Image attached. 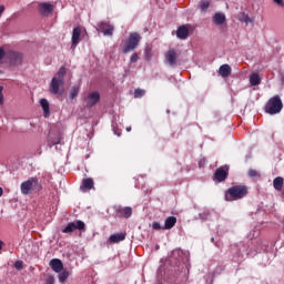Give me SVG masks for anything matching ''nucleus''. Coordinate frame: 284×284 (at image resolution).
<instances>
[{
  "instance_id": "obj_17",
  "label": "nucleus",
  "mask_w": 284,
  "mask_h": 284,
  "mask_svg": "<svg viewBox=\"0 0 284 284\" xmlns=\"http://www.w3.org/2000/svg\"><path fill=\"white\" fill-rule=\"evenodd\" d=\"M176 37L178 39L185 40L187 37H190V29H187L185 26H181L176 30Z\"/></svg>"
},
{
  "instance_id": "obj_9",
  "label": "nucleus",
  "mask_w": 284,
  "mask_h": 284,
  "mask_svg": "<svg viewBox=\"0 0 284 284\" xmlns=\"http://www.w3.org/2000/svg\"><path fill=\"white\" fill-rule=\"evenodd\" d=\"M84 101L87 108H94V105L99 103V101H101V93H99L98 91L91 92L88 94Z\"/></svg>"
},
{
  "instance_id": "obj_6",
  "label": "nucleus",
  "mask_w": 284,
  "mask_h": 284,
  "mask_svg": "<svg viewBox=\"0 0 284 284\" xmlns=\"http://www.w3.org/2000/svg\"><path fill=\"white\" fill-rule=\"evenodd\" d=\"M77 230H85V222L81 220L69 222L67 226L62 230V234H72V232Z\"/></svg>"
},
{
  "instance_id": "obj_16",
  "label": "nucleus",
  "mask_w": 284,
  "mask_h": 284,
  "mask_svg": "<svg viewBox=\"0 0 284 284\" xmlns=\"http://www.w3.org/2000/svg\"><path fill=\"white\" fill-rule=\"evenodd\" d=\"M94 187V181L92 179H84L80 185L81 192H90Z\"/></svg>"
},
{
  "instance_id": "obj_24",
  "label": "nucleus",
  "mask_w": 284,
  "mask_h": 284,
  "mask_svg": "<svg viewBox=\"0 0 284 284\" xmlns=\"http://www.w3.org/2000/svg\"><path fill=\"white\" fill-rule=\"evenodd\" d=\"M65 72H67V69L65 67H61L57 73V77H54L53 79H59L60 81H64L65 79Z\"/></svg>"
},
{
  "instance_id": "obj_47",
  "label": "nucleus",
  "mask_w": 284,
  "mask_h": 284,
  "mask_svg": "<svg viewBox=\"0 0 284 284\" xmlns=\"http://www.w3.org/2000/svg\"><path fill=\"white\" fill-rule=\"evenodd\" d=\"M282 83H284V73L282 74Z\"/></svg>"
},
{
  "instance_id": "obj_29",
  "label": "nucleus",
  "mask_w": 284,
  "mask_h": 284,
  "mask_svg": "<svg viewBox=\"0 0 284 284\" xmlns=\"http://www.w3.org/2000/svg\"><path fill=\"white\" fill-rule=\"evenodd\" d=\"M141 97H145V90H143V89H135L134 98L135 99H141Z\"/></svg>"
},
{
  "instance_id": "obj_13",
  "label": "nucleus",
  "mask_w": 284,
  "mask_h": 284,
  "mask_svg": "<svg viewBox=\"0 0 284 284\" xmlns=\"http://www.w3.org/2000/svg\"><path fill=\"white\" fill-rule=\"evenodd\" d=\"M229 175H230V166L222 165L219 169H216L214 173V179H227Z\"/></svg>"
},
{
  "instance_id": "obj_48",
  "label": "nucleus",
  "mask_w": 284,
  "mask_h": 284,
  "mask_svg": "<svg viewBox=\"0 0 284 284\" xmlns=\"http://www.w3.org/2000/svg\"><path fill=\"white\" fill-rule=\"evenodd\" d=\"M128 130V132H130V130H132L131 128H129V129H126Z\"/></svg>"
},
{
  "instance_id": "obj_39",
  "label": "nucleus",
  "mask_w": 284,
  "mask_h": 284,
  "mask_svg": "<svg viewBox=\"0 0 284 284\" xmlns=\"http://www.w3.org/2000/svg\"><path fill=\"white\" fill-rule=\"evenodd\" d=\"M205 163H206L205 159L200 160V162H199L200 168H204Z\"/></svg>"
},
{
  "instance_id": "obj_35",
  "label": "nucleus",
  "mask_w": 284,
  "mask_h": 284,
  "mask_svg": "<svg viewBox=\"0 0 284 284\" xmlns=\"http://www.w3.org/2000/svg\"><path fill=\"white\" fill-rule=\"evenodd\" d=\"M14 267H16V270H23V261H17L16 263H14Z\"/></svg>"
},
{
  "instance_id": "obj_10",
  "label": "nucleus",
  "mask_w": 284,
  "mask_h": 284,
  "mask_svg": "<svg viewBox=\"0 0 284 284\" xmlns=\"http://www.w3.org/2000/svg\"><path fill=\"white\" fill-rule=\"evenodd\" d=\"M38 10L40 14L43 17H48V14H52L54 12V4L50 2H40L38 6Z\"/></svg>"
},
{
  "instance_id": "obj_43",
  "label": "nucleus",
  "mask_w": 284,
  "mask_h": 284,
  "mask_svg": "<svg viewBox=\"0 0 284 284\" xmlns=\"http://www.w3.org/2000/svg\"><path fill=\"white\" fill-rule=\"evenodd\" d=\"M3 103V94H0V104Z\"/></svg>"
},
{
  "instance_id": "obj_26",
  "label": "nucleus",
  "mask_w": 284,
  "mask_h": 284,
  "mask_svg": "<svg viewBox=\"0 0 284 284\" xmlns=\"http://www.w3.org/2000/svg\"><path fill=\"white\" fill-rule=\"evenodd\" d=\"M273 186L281 192L283 190V179H274Z\"/></svg>"
},
{
  "instance_id": "obj_22",
  "label": "nucleus",
  "mask_w": 284,
  "mask_h": 284,
  "mask_svg": "<svg viewBox=\"0 0 284 284\" xmlns=\"http://www.w3.org/2000/svg\"><path fill=\"white\" fill-rule=\"evenodd\" d=\"M40 105L44 112V116H50V102L47 99H41Z\"/></svg>"
},
{
  "instance_id": "obj_15",
  "label": "nucleus",
  "mask_w": 284,
  "mask_h": 284,
  "mask_svg": "<svg viewBox=\"0 0 284 284\" xmlns=\"http://www.w3.org/2000/svg\"><path fill=\"white\" fill-rule=\"evenodd\" d=\"M51 270L57 274L63 272V262L59 258H52L49 263Z\"/></svg>"
},
{
  "instance_id": "obj_37",
  "label": "nucleus",
  "mask_w": 284,
  "mask_h": 284,
  "mask_svg": "<svg viewBox=\"0 0 284 284\" xmlns=\"http://www.w3.org/2000/svg\"><path fill=\"white\" fill-rule=\"evenodd\" d=\"M273 1H274V3L280 6L281 8H284V0H273Z\"/></svg>"
},
{
  "instance_id": "obj_1",
  "label": "nucleus",
  "mask_w": 284,
  "mask_h": 284,
  "mask_svg": "<svg viewBox=\"0 0 284 284\" xmlns=\"http://www.w3.org/2000/svg\"><path fill=\"white\" fill-rule=\"evenodd\" d=\"M247 194H250V187L247 185L236 184L225 191L224 200L232 203L233 201H241L242 199H245Z\"/></svg>"
},
{
  "instance_id": "obj_18",
  "label": "nucleus",
  "mask_w": 284,
  "mask_h": 284,
  "mask_svg": "<svg viewBox=\"0 0 284 284\" xmlns=\"http://www.w3.org/2000/svg\"><path fill=\"white\" fill-rule=\"evenodd\" d=\"M219 74L223 79H227V77L232 74V67H230V64H222L219 69Z\"/></svg>"
},
{
  "instance_id": "obj_3",
  "label": "nucleus",
  "mask_w": 284,
  "mask_h": 284,
  "mask_svg": "<svg viewBox=\"0 0 284 284\" xmlns=\"http://www.w3.org/2000/svg\"><path fill=\"white\" fill-rule=\"evenodd\" d=\"M139 43H141V34L138 32L130 33L129 39L122 49L123 54H128V52L136 50V48H139Z\"/></svg>"
},
{
  "instance_id": "obj_19",
  "label": "nucleus",
  "mask_w": 284,
  "mask_h": 284,
  "mask_svg": "<svg viewBox=\"0 0 284 284\" xmlns=\"http://www.w3.org/2000/svg\"><path fill=\"white\" fill-rule=\"evenodd\" d=\"M125 236H128V233H114L110 235L109 241L110 243H121V241H125Z\"/></svg>"
},
{
  "instance_id": "obj_49",
  "label": "nucleus",
  "mask_w": 284,
  "mask_h": 284,
  "mask_svg": "<svg viewBox=\"0 0 284 284\" xmlns=\"http://www.w3.org/2000/svg\"><path fill=\"white\" fill-rule=\"evenodd\" d=\"M276 179H282L281 176H277Z\"/></svg>"
},
{
  "instance_id": "obj_28",
  "label": "nucleus",
  "mask_w": 284,
  "mask_h": 284,
  "mask_svg": "<svg viewBox=\"0 0 284 284\" xmlns=\"http://www.w3.org/2000/svg\"><path fill=\"white\" fill-rule=\"evenodd\" d=\"M144 54H145L146 61H151L152 60V47H146Z\"/></svg>"
},
{
  "instance_id": "obj_2",
  "label": "nucleus",
  "mask_w": 284,
  "mask_h": 284,
  "mask_svg": "<svg viewBox=\"0 0 284 284\" xmlns=\"http://www.w3.org/2000/svg\"><path fill=\"white\" fill-rule=\"evenodd\" d=\"M43 186L38 179L26 180L20 185L21 194H23L24 196H28L30 194H37V192H41Z\"/></svg>"
},
{
  "instance_id": "obj_5",
  "label": "nucleus",
  "mask_w": 284,
  "mask_h": 284,
  "mask_svg": "<svg viewBox=\"0 0 284 284\" xmlns=\"http://www.w3.org/2000/svg\"><path fill=\"white\" fill-rule=\"evenodd\" d=\"M49 92H51V94H59L60 97L63 95V92H65V81L52 78Z\"/></svg>"
},
{
  "instance_id": "obj_40",
  "label": "nucleus",
  "mask_w": 284,
  "mask_h": 284,
  "mask_svg": "<svg viewBox=\"0 0 284 284\" xmlns=\"http://www.w3.org/2000/svg\"><path fill=\"white\" fill-rule=\"evenodd\" d=\"M3 12H6V7L4 6H0V17H1V14H3Z\"/></svg>"
},
{
  "instance_id": "obj_30",
  "label": "nucleus",
  "mask_w": 284,
  "mask_h": 284,
  "mask_svg": "<svg viewBox=\"0 0 284 284\" xmlns=\"http://www.w3.org/2000/svg\"><path fill=\"white\" fill-rule=\"evenodd\" d=\"M78 95H79V88L73 87L70 91V99H77Z\"/></svg>"
},
{
  "instance_id": "obj_41",
  "label": "nucleus",
  "mask_w": 284,
  "mask_h": 284,
  "mask_svg": "<svg viewBox=\"0 0 284 284\" xmlns=\"http://www.w3.org/2000/svg\"><path fill=\"white\" fill-rule=\"evenodd\" d=\"M3 250V241L0 240V251Z\"/></svg>"
},
{
  "instance_id": "obj_14",
  "label": "nucleus",
  "mask_w": 284,
  "mask_h": 284,
  "mask_svg": "<svg viewBox=\"0 0 284 284\" xmlns=\"http://www.w3.org/2000/svg\"><path fill=\"white\" fill-rule=\"evenodd\" d=\"M81 41V27H75L72 31V48H77Z\"/></svg>"
},
{
  "instance_id": "obj_23",
  "label": "nucleus",
  "mask_w": 284,
  "mask_h": 284,
  "mask_svg": "<svg viewBox=\"0 0 284 284\" xmlns=\"http://www.w3.org/2000/svg\"><path fill=\"white\" fill-rule=\"evenodd\" d=\"M250 83L251 85H261V77L258 73H252L250 75Z\"/></svg>"
},
{
  "instance_id": "obj_8",
  "label": "nucleus",
  "mask_w": 284,
  "mask_h": 284,
  "mask_svg": "<svg viewBox=\"0 0 284 284\" xmlns=\"http://www.w3.org/2000/svg\"><path fill=\"white\" fill-rule=\"evenodd\" d=\"M10 65H21L23 63V54L17 51H9L6 55Z\"/></svg>"
},
{
  "instance_id": "obj_44",
  "label": "nucleus",
  "mask_w": 284,
  "mask_h": 284,
  "mask_svg": "<svg viewBox=\"0 0 284 284\" xmlns=\"http://www.w3.org/2000/svg\"><path fill=\"white\" fill-rule=\"evenodd\" d=\"M225 181V179H217V183Z\"/></svg>"
},
{
  "instance_id": "obj_4",
  "label": "nucleus",
  "mask_w": 284,
  "mask_h": 284,
  "mask_svg": "<svg viewBox=\"0 0 284 284\" xmlns=\"http://www.w3.org/2000/svg\"><path fill=\"white\" fill-rule=\"evenodd\" d=\"M281 110H283V101L278 95L271 98L265 105L266 114H278Z\"/></svg>"
},
{
  "instance_id": "obj_34",
  "label": "nucleus",
  "mask_w": 284,
  "mask_h": 284,
  "mask_svg": "<svg viewBox=\"0 0 284 284\" xmlns=\"http://www.w3.org/2000/svg\"><path fill=\"white\" fill-rule=\"evenodd\" d=\"M139 61V53H133L130 58L131 63H136Z\"/></svg>"
},
{
  "instance_id": "obj_7",
  "label": "nucleus",
  "mask_w": 284,
  "mask_h": 284,
  "mask_svg": "<svg viewBox=\"0 0 284 284\" xmlns=\"http://www.w3.org/2000/svg\"><path fill=\"white\" fill-rule=\"evenodd\" d=\"M164 61L166 65H170L171 68H175L178 61H179V53L174 49H170L166 51L164 55Z\"/></svg>"
},
{
  "instance_id": "obj_21",
  "label": "nucleus",
  "mask_w": 284,
  "mask_h": 284,
  "mask_svg": "<svg viewBox=\"0 0 284 284\" xmlns=\"http://www.w3.org/2000/svg\"><path fill=\"white\" fill-rule=\"evenodd\" d=\"M175 225H176V217L169 216L166 217L164 222V227H162V230H172V227H174Z\"/></svg>"
},
{
  "instance_id": "obj_33",
  "label": "nucleus",
  "mask_w": 284,
  "mask_h": 284,
  "mask_svg": "<svg viewBox=\"0 0 284 284\" xmlns=\"http://www.w3.org/2000/svg\"><path fill=\"white\" fill-rule=\"evenodd\" d=\"M61 143V138H57L55 140H52V138L49 139V145L52 148V145H59Z\"/></svg>"
},
{
  "instance_id": "obj_42",
  "label": "nucleus",
  "mask_w": 284,
  "mask_h": 284,
  "mask_svg": "<svg viewBox=\"0 0 284 284\" xmlns=\"http://www.w3.org/2000/svg\"><path fill=\"white\" fill-rule=\"evenodd\" d=\"M3 196V187L0 186V197Z\"/></svg>"
},
{
  "instance_id": "obj_46",
  "label": "nucleus",
  "mask_w": 284,
  "mask_h": 284,
  "mask_svg": "<svg viewBox=\"0 0 284 284\" xmlns=\"http://www.w3.org/2000/svg\"><path fill=\"white\" fill-rule=\"evenodd\" d=\"M49 283H54V278L49 280Z\"/></svg>"
},
{
  "instance_id": "obj_38",
  "label": "nucleus",
  "mask_w": 284,
  "mask_h": 284,
  "mask_svg": "<svg viewBox=\"0 0 284 284\" xmlns=\"http://www.w3.org/2000/svg\"><path fill=\"white\" fill-rule=\"evenodd\" d=\"M7 55V53H6V51L3 50V48H0V61H1V59H3V57H6Z\"/></svg>"
},
{
  "instance_id": "obj_25",
  "label": "nucleus",
  "mask_w": 284,
  "mask_h": 284,
  "mask_svg": "<svg viewBox=\"0 0 284 284\" xmlns=\"http://www.w3.org/2000/svg\"><path fill=\"white\" fill-rule=\"evenodd\" d=\"M69 276H70V272H68V271L60 272L59 273L60 283H65V281H68Z\"/></svg>"
},
{
  "instance_id": "obj_11",
  "label": "nucleus",
  "mask_w": 284,
  "mask_h": 284,
  "mask_svg": "<svg viewBox=\"0 0 284 284\" xmlns=\"http://www.w3.org/2000/svg\"><path fill=\"white\" fill-rule=\"evenodd\" d=\"M115 216H118V219H130V216H132V207L115 206Z\"/></svg>"
},
{
  "instance_id": "obj_20",
  "label": "nucleus",
  "mask_w": 284,
  "mask_h": 284,
  "mask_svg": "<svg viewBox=\"0 0 284 284\" xmlns=\"http://www.w3.org/2000/svg\"><path fill=\"white\" fill-rule=\"evenodd\" d=\"M213 23H215V26H223L225 23V13H215L213 17Z\"/></svg>"
},
{
  "instance_id": "obj_36",
  "label": "nucleus",
  "mask_w": 284,
  "mask_h": 284,
  "mask_svg": "<svg viewBox=\"0 0 284 284\" xmlns=\"http://www.w3.org/2000/svg\"><path fill=\"white\" fill-rule=\"evenodd\" d=\"M152 229H153V230H162L161 223H159V222H153V223H152Z\"/></svg>"
},
{
  "instance_id": "obj_12",
  "label": "nucleus",
  "mask_w": 284,
  "mask_h": 284,
  "mask_svg": "<svg viewBox=\"0 0 284 284\" xmlns=\"http://www.w3.org/2000/svg\"><path fill=\"white\" fill-rule=\"evenodd\" d=\"M98 27L100 32H103L105 37H112L114 34V26L108 22H101Z\"/></svg>"
},
{
  "instance_id": "obj_27",
  "label": "nucleus",
  "mask_w": 284,
  "mask_h": 284,
  "mask_svg": "<svg viewBox=\"0 0 284 284\" xmlns=\"http://www.w3.org/2000/svg\"><path fill=\"white\" fill-rule=\"evenodd\" d=\"M239 19L242 23H252L250 16L245 14V12L241 13Z\"/></svg>"
},
{
  "instance_id": "obj_45",
  "label": "nucleus",
  "mask_w": 284,
  "mask_h": 284,
  "mask_svg": "<svg viewBox=\"0 0 284 284\" xmlns=\"http://www.w3.org/2000/svg\"><path fill=\"white\" fill-rule=\"evenodd\" d=\"M3 92V87L0 85V94Z\"/></svg>"
},
{
  "instance_id": "obj_31",
  "label": "nucleus",
  "mask_w": 284,
  "mask_h": 284,
  "mask_svg": "<svg viewBox=\"0 0 284 284\" xmlns=\"http://www.w3.org/2000/svg\"><path fill=\"white\" fill-rule=\"evenodd\" d=\"M248 176H251L252 179H258V176H261V174L257 173L256 170L251 169V170H248Z\"/></svg>"
},
{
  "instance_id": "obj_32",
  "label": "nucleus",
  "mask_w": 284,
  "mask_h": 284,
  "mask_svg": "<svg viewBox=\"0 0 284 284\" xmlns=\"http://www.w3.org/2000/svg\"><path fill=\"white\" fill-rule=\"evenodd\" d=\"M200 8H201L202 12H205V10H207V8H210V2L209 1H201L200 2Z\"/></svg>"
}]
</instances>
